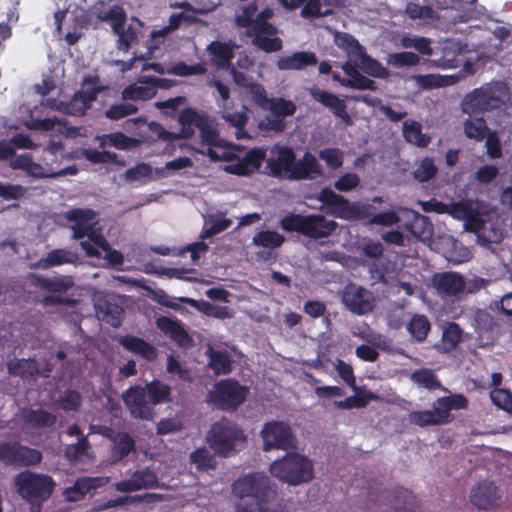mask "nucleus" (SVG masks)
<instances>
[{
  "mask_svg": "<svg viewBox=\"0 0 512 512\" xmlns=\"http://www.w3.org/2000/svg\"><path fill=\"white\" fill-rule=\"evenodd\" d=\"M258 11V6L255 1L242 6L240 12L235 16V24L239 28H245L247 30L253 29L255 25V17Z\"/></svg>",
  "mask_w": 512,
  "mask_h": 512,
  "instance_id": "8fccbe9b",
  "label": "nucleus"
},
{
  "mask_svg": "<svg viewBox=\"0 0 512 512\" xmlns=\"http://www.w3.org/2000/svg\"><path fill=\"white\" fill-rule=\"evenodd\" d=\"M33 284L50 293H65L74 285L70 276H35Z\"/></svg>",
  "mask_w": 512,
  "mask_h": 512,
  "instance_id": "c756f323",
  "label": "nucleus"
},
{
  "mask_svg": "<svg viewBox=\"0 0 512 512\" xmlns=\"http://www.w3.org/2000/svg\"><path fill=\"white\" fill-rule=\"evenodd\" d=\"M122 398L132 418L153 420L155 411L145 388L140 385L131 386L123 393Z\"/></svg>",
  "mask_w": 512,
  "mask_h": 512,
  "instance_id": "9d476101",
  "label": "nucleus"
},
{
  "mask_svg": "<svg viewBox=\"0 0 512 512\" xmlns=\"http://www.w3.org/2000/svg\"><path fill=\"white\" fill-rule=\"evenodd\" d=\"M509 99V90L503 82H491L473 89L461 101L460 107L469 116L484 115L500 110Z\"/></svg>",
  "mask_w": 512,
  "mask_h": 512,
  "instance_id": "f257e3e1",
  "label": "nucleus"
},
{
  "mask_svg": "<svg viewBox=\"0 0 512 512\" xmlns=\"http://www.w3.org/2000/svg\"><path fill=\"white\" fill-rule=\"evenodd\" d=\"M207 355L209 358L208 366L216 375H227L232 371V360L227 352L209 348Z\"/></svg>",
  "mask_w": 512,
  "mask_h": 512,
  "instance_id": "58836bf2",
  "label": "nucleus"
},
{
  "mask_svg": "<svg viewBox=\"0 0 512 512\" xmlns=\"http://www.w3.org/2000/svg\"><path fill=\"white\" fill-rule=\"evenodd\" d=\"M207 117L203 114L198 113L192 108L183 109L178 117L179 123L182 125V130L186 137H189L193 133L192 127L199 128Z\"/></svg>",
  "mask_w": 512,
  "mask_h": 512,
  "instance_id": "c03bdc74",
  "label": "nucleus"
},
{
  "mask_svg": "<svg viewBox=\"0 0 512 512\" xmlns=\"http://www.w3.org/2000/svg\"><path fill=\"white\" fill-rule=\"evenodd\" d=\"M57 404L65 412L77 411L82 404V396L76 390L66 389L59 396Z\"/></svg>",
  "mask_w": 512,
  "mask_h": 512,
  "instance_id": "5fc2aeb1",
  "label": "nucleus"
},
{
  "mask_svg": "<svg viewBox=\"0 0 512 512\" xmlns=\"http://www.w3.org/2000/svg\"><path fill=\"white\" fill-rule=\"evenodd\" d=\"M492 403L498 408L511 413L512 412V393L508 389L496 388L490 392Z\"/></svg>",
  "mask_w": 512,
  "mask_h": 512,
  "instance_id": "bf43d9fd",
  "label": "nucleus"
},
{
  "mask_svg": "<svg viewBox=\"0 0 512 512\" xmlns=\"http://www.w3.org/2000/svg\"><path fill=\"white\" fill-rule=\"evenodd\" d=\"M470 501L478 509L488 510L500 505L501 495L492 482L482 481L472 488Z\"/></svg>",
  "mask_w": 512,
  "mask_h": 512,
  "instance_id": "dca6fc26",
  "label": "nucleus"
},
{
  "mask_svg": "<svg viewBox=\"0 0 512 512\" xmlns=\"http://www.w3.org/2000/svg\"><path fill=\"white\" fill-rule=\"evenodd\" d=\"M263 450H289L295 447L296 441L290 426L283 421H271L264 424L261 430Z\"/></svg>",
  "mask_w": 512,
  "mask_h": 512,
  "instance_id": "1a4fd4ad",
  "label": "nucleus"
},
{
  "mask_svg": "<svg viewBox=\"0 0 512 512\" xmlns=\"http://www.w3.org/2000/svg\"><path fill=\"white\" fill-rule=\"evenodd\" d=\"M271 152L276 157H269L266 160V174L274 178L288 179L292 174L293 163L295 162V153L292 148L287 146H275Z\"/></svg>",
  "mask_w": 512,
  "mask_h": 512,
  "instance_id": "ddd939ff",
  "label": "nucleus"
},
{
  "mask_svg": "<svg viewBox=\"0 0 512 512\" xmlns=\"http://www.w3.org/2000/svg\"><path fill=\"white\" fill-rule=\"evenodd\" d=\"M156 324L157 327L178 346L188 348L192 345V338L183 328L180 321L162 316L157 319Z\"/></svg>",
  "mask_w": 512,
  "mask_h": 512,
  "instance_id": "4be33fe9",
  "label": "nucleus"
},
{
  "mask_svg": "<svg viewBox=\"0 0 512 512\" xmlns=\"http://www.w3.org/2000/svg\"><path fill=\"white\" fill-rule=\"evenodd\" d=\"M270 473L283 483L297 486L314 478L312 461L296 452H288L270 465Z\"/></svg>",
  "mask_w": 512,
  "mask_h": 512,
  "instance_id": "20e7f679",
  "label": "nucleus"
},
{
  "mask_svg": "<svg viewBox=\"0 0 512 512\" xmlns=\"http://www.w3.org/2000/svg\"><path fill=\"white\" fill-rule=\"evenodd\" d=\"M23 420L32 428H51L56 424L57 418L44 409H28L23 414Z\"/></svg>",
  "mask_w": 512,
  "mask_h": 512,
  "instance_id": "7c9ffc66",
  "label": "nucleus"
},
{
  "mask_svg": "<svg viewBox=\"0 0 512 512\" xmlns=\"http://www.w3.org/2000/svg\"><path fill=\"white\" fill-rule=\"evenodd\" d=\"M249 389L235 379H224L214 384L207 394L206 401L222 411H233L242 405Z\"/></svg>",
  "mask_w": 512,
  "mask_h": 512,
  "instance_id": "0eeeda50",
  "label": "nucleus"
},
{
  "mask_svg": "<svg viewBox=\"0 0 512 512\" xmlns=\"http://www.w3.org/2000/svg\"><path fill=\"white\" fill-rule=\"evenodd\" d=\"M436 173L437 167L434 160L430 157H425L413 171V177L419 182H426L431 180Z\"/></svg>",
  "mask_w": 512,
  "mask_h": 512,
  "instance_id": "4d7b16f0",
  "label": "nucleus"
},
{
  "mask_svg": "<svg viewBox=\"0 0 512 512\" xmlns=\"http://www.w3.org/2000/svg\"><path fill=\"white\" fill-rule=\"evenodd\" d=\"M462 340V329L455 322H450L444 328L441 341L437 348L441 352L450 353Z\"/></svg>",
  "mask_w": 512,
  "mask_h": 512,
  "instance_id": "72a5a7b5",
  "label": "nucleus"
},
{
  "mask_svg": "<svg viewBox=\"0 0 512 512\" xmlns=\"http://www.w3.org/2000/svg\"><path fill=\"white\" fill-rule=\"evenodd\" d=\"M88 448V437L86 435H82L75 444H71L66 447L65 456L70 461H77L86 455Z\"/></svg>",
  "mask_w": 512,
  "mask_h": 512,
  "instance_id": "0e129e2a",
  "label": "nucleus"
},
{
  "mask_svg": "<svg viewBox=\"0 0 512 512\" xmlns=\"http://www.w3.org/2000/svg\"><path fill=\"white\" fill-rule=\"evenodd\" d=\"M280 226L287 232H297L312 239L326 238L337 228L334 220H328L322 214H289L280 221Z\"/></svg>",
  "mask_w": 512,
  "mask_h": 512,
  "instance_id": "39448f33",
  "label": "nucleus"
},
{
  "mask_svg": "<svg viewBox=\"0 0 512 512\" xmlns=\"http://www.w3.org/2000/svg\"><path fill=\"white\" fill-rule=\"evenodd\" d=\"M15 485L18 493L31 502L48 499L54 489V482L50 476L30 471L19 473L15 477Z\"/></svg>",
  "mask_w": 512,
  "mask_h": 512,
  "instance_id": "6e6552de",
  "label": "nucleus"
},
{
  "mask_svg": "<svg viewBox=\"0 0 512 512\" xmlns=\"http://www.w3.org/2000/svg\"><path fill=\"white\" fill-rule=\"evenodd\" d=\"M99 139L101 148L109 146L125 150L134 147L137 143L136 139L129 137L122 132L104 134Z\"/></svg>",
  "mask_w": 512,
  "mask_h": 512,
  "instance_id": "49530a36",
  "label": "nucleus"
},
{
  "mask_svg": "<svg viewBox=\"0 0 512 512\" xmlns=\"http://www.w3.org/2000/svg\"><path fill=\"white\" fill-rule=\"evenodd\" d=\"M56 125L59 126L58 131L65 134L67 137H74L78 134L79 128L73 126L68 127L66 120L59 119L56 116L44 119H31L27 127L32 130L51 131Z\"/></svg>",
  "mask_w": 512,
  "mask_h": 512,
  "instance_id": "bb28decb",
  "label": "nucleus"
},
{
  "mask_svg": "<svg viewBox=\"0 0 512 512\" xmlns=\"http://www.w3.org/2000/svg\"><path fill=\"white\" fill-rule=\"evenodd\" d=\"M419 61V56L410 51L392 53L388 58V63L395 67L415 66Z\"/></svg>",
  "mask_w": 512,
  "mask_h": 512,
  "instance_id": "e2e57ef3",
  "label": "nucleus"
},
{
  "mask_svg": "<svg viewBox=\"0 0 512 512\" xmlns=\"http://www.w3.org/2000/svg\"><path fill=\"white\" fill-rule=\"evenodd\" d=\"M285 242V237L274 230H261L257 232L252 238L254 246L263 247L266 249H276L282 246Z\"/></svg>",
  "mask_w": 512,
  "mask_h": 512,
  "instance_id": "a19ab883",
  "label": "nucleus"
},
{
  "mask_svg": "<svg viewBox=\"0 0 512 512\" xmlns=\"http://www.w3.org/2000/svg\"><path fill=\"white\" fill-rule=\"evenodd\" d=\"M114 445L111 456L115 462H119L136 450L134 439L127 432H119L113 438Z\"/></svg>",
  "mask_w": 512,
  "mask_h": 512,
  "instance_id": "f704fd0d",
  "label": "nucleus"
},
{
  "mask_svg": "<svg viewBox=\"0 0 512 512\" xmlns=\"http://www.w3.org/2000/svg\"><path fill=\"white\" fill-rule=\"evenodd\" d=\"M403 136L405 140L418 147H427L430 137L422 132V126L417 121H405L403 123Z\"/></svg>",
  "mask_w": 512,
  "mask_h": 512,
  "instance_id": "ea45409f",
  "label": "nucleus"
},
{
  "mask_svg": "<svg viewBox=\"0 0 512 512\" xmlns=\"http://www.w3.org/2000/svg\"><path fill=\"white\" fill-rule=\"evenodd\" d=\"M469 320L479 337L493 333L498 326L497 320L487 309L477 308L472 310Z\"/></svg>",
  "mask_w": 512,
  "mask_h": 512,
  "instance_id": "a878e982",
  "label": "nucleus"
},
{
  "mask_svg": "<svg viewBox=\"0 0 512 512\" xmlns=\"http://www.w3.org/2000/svg\"><path fill=\"white\" fill-rule=\"evenodd\" d=\"M318 63L317 56L310 51H297L291 55L281 56L276 62V66L281 71L303 70L308 66H314Z\"/></svg>",
  "mask_w": 512,
  "mask_h": 512,
  "instance_id": "5701e85b",
  "label": "nucleus"
},
{
  "mask_svg": "<svg viewBox=\"0 0 512 512\" xmlns=\"http://www.w3.org/2000/svg\"><path fill=\"white\" fill-rule=\"evenodd\" d=\"M322 175L321 165L316 157L310 152H305L303 157L293 163L292 174L288 175L289 180H312Z\"/></svg>",
  "mask_w": 512,
  "mask_h": 512,
  "instance_id": "aec40b11",
  "label": "nucleus"
},
{
  "mask_svg": "<svg viewBox=\"0 0 512 512\" xmlns=\"http://www.w3.org/2000/svg\"><path fill=\"white\" fill-rule=\"evenodd\" d=\"M274 16V11L266 7L256 13L253 29L247 30L246 34L252 38V45L265 53L278 52L283 47V41L277 36L278 28L269 22Z\"/></svg>",
  "mask_w": 512,
  "mask_h": 512,
  "instance_id": "423d86ee",
  "label": "nucleus"
},
{
  "mask_svg": "<svg viewBox=\"0 0 512 512\" xmlns=\"http://www.w3.org/2000/svg\"><path fill=\"white\" fill-rule=\"evenodd\" d=\"M138 107L132 103H117L111 105L106 111L105 116L110 120H119L126 116L137 113Z\"/></svg>",
  "mask_w": 512,
  "mask_h": 512,
  "instance_id": "052dcab7",
  "label": "nucleus"
},
{
  "mask_svg": "<svg viewBox=\"0 0 512 512\" xmlns=\"http://www.w3.org/2000/svg\"><path fill=\"white\" fill-rule=\"evenodd\" d=\"M42 453L19 443L16 467H28L37 465L42 461Z\"/></svg>",
  "mask_w": 512,
  "mask_h": 512,
  "instance_id": "603ef678",
  "label": "nucleus"
},
{
  "mask_svg": "<svg viewBox=\"0 0 512 512\" xmlns=\"http://www.w3.org/2000/svg\"><path fill=\"white\" fill-rule=\"evenodd\" d=\"M102 20L109 21L113 32H119L126 22V13L121 6H112L102 17Z\"/></svg>",
  "mask_w": 512,
  "mask_h": 512,
  "instance_id": "680f3d73",
  "label": "nucleus"
},
{
  "mask_svg": "<svg viewBox=\"0 0 512 512\" xmlns=\"http://www.w3.org/2000/svg\"><path fill=\"white\" fill-rule=\"evenodd\" d=\"M96 312L102 321L110 324L112 327H119L122 323L124 310L116 303L104 300L96 305Z\"/></svg>",
  "mask_w": 512,
  "mask_h": 512,
  "instance_id": "cd10ccee",
  "label": "nucleus"
},
{
  "mask_svg": "<svg viewBox=\"0 0 512 512\" xmlns=\"http://www.w3.org/2000/svg\"><path fill=\"white\" fill-rule=\"evenodd\" d=\"M119 343L124 349L140 356L146 361L152 362L157 359V348L142 338L134 335H125L119 339Z\"/></svg>",
  "mask_w": 512,
  "mask_h": 512,
  "instance_id": "393cba45",
  "label": "nucleus"
},
{
  "mask_svg": "<svg viewBox=\"0 0 512 512\" xmlns=\"http://www.w3.org/2000/svg\"><path fill=\"white\" fill-rule=\"evenodd\" d=\"M267 109L277 117H288L296 112V105L293 101L282 97L271 98Z\"/></svg>",
  "mask_w": 512,
  "mask_h": 512,
  "instance_id": "864d4df0",
  "label": "nucleus"
},
{
  "mask_svg": "<svg viewBox=\"0 0 512 512\" xmlns=\"http://www.w3.org/2000/svg\"><path fill=\"white\" fill-rule=\"evenodd\" d=\"M354 60H358V67L367 75L376 78H386L388 70L376 59L369 56L364 49Z\"/></svg>",
  "mask_w": 512,
  "mask_h": 512,
  "instance_id": "e433bc0d",
  "label": "nucleus"
},
{
  "mask_svg": "<svg viewBox=\"0 0 512 512\" xmlns=\"http://www.w3.org/2000/svg\"><path fill=\"white\" fill-rule=\"evenodd\" d=\"M232 225V220L225 217H212L210 226L201 232V239L212 237L228 229Z\"/></svg>",
  "mask_w": 512,
  "mask_h": 512,
  "instance_id": "69168bd1",
  "label": "nucleus"
},
{
  "mask_svg": "<svg viewBox=\"0 0 512 512\" xmlns=\"http://www.w3.org/2000/svg\"><path fill=\"white\" fill-rule=\"evenodd\" d=\"M355 395L347 397L344 400L335 401V405L339 409L349 410L352 408H364L369 401L374 400L377 396L371 391H364L359 387L358 391H354Z\"/></svg>",
  "mask_w": 512,
  "mask_h": 512,
  "instance_id": "a18cd8bd",
  "label": "nucleus"
},
{
  "mask_svg": "<svg viewBox=\"0 0 512 512\" xmlns=\"http://www.w3.org/2000/svg\"><path fill=\"white\" fill-rule=\"evenodd\" d=\"M8 373L12 376L30 378L38 374V366L35 359H13L7 363Z\"/></svg>",
  "mask_w": 512,
  "mask_h": 512,
  "instance_id": "c9c22d12",
  "label": "nucleus"
},
{
  "mask_svg": "<svg viewBox=\"0 0 512 512\" xmlns=\"http://www.w3.org/2000/svg\"><path fill=\"white\" fill-rule=\"evenodd\" d=\"M317 199L326 206L328 213L336 218L350 219L356 213L348 199L335 193L329 187L322 188Z\"/></svg>",
  "mask_w": 512,
  "mask_h": 512,
  "instance_id": "4468645a",
  "label": "nucleus"
},
{
  "mask_svg": "<svg viewBox=\"0 0 512 512\" xmlns=\"http://www.w3.org/2000/svg\"><path fill=\"white\" fill-rule=\"evenodd\" d=\"M411 380L418 386L428 390H437L442 388L437 375L433 370L428 368L415 370L411 375Z\"/></svg>",
  "mask_w": 512,
  "mask_h": 512,
  "instance_id": "de8ad7c7",
  "label": "nucleus"
},
{
  "mask_svg": "<svg viewBox=\"0 0 512 512\" xmlns=\"http://www.w3.org/2000/svg\"><path fill=\"white\" fill-rule=\"evenodd\" d=\"M311 97L322 104L324 107L330 109L332 113L339 119H341L346 125L352 123L351 117L347 112V105L343 99H340L337 95L322 90L316 86L310 88Z\"/></svg>",
  "mask_w": 512,
  "mask_h": 512,
  "instance_id": "a211bd4d",
  "label": "nucleus"
},
{
  "mask_svg": "<svg viewBox=\"0 0 512 512\" xmlns=\"http://www.w3.org/2000/svg\"><path fill=\"white\" fill-rule=\"evenodd\" d=\"M266 158V149L252 148L235 163L226 166L228 173L238 176H248L258 171Z\"/></svg>",
  "mask_w": 512,
  "mask_h": 512,
  "instance_id": "f3484780",
  "label": "nucleus"
},
{
  "mask_svg": "<svg viewBox=\"0 0 512 512\" xmlns=\"http://www.w3.org/2000/svg\"><path fill=\"white\" fill-rule=\"evenodd\" d=\"M319 158L323 160L327 167L336 170L343 165L344 155L338 148H325L319 151Z\"/></svg>",
  "mask_w": 512,
  "mask_h": 512,
  "instance_id": "13d9d810",
  "label": "nucleus"
},
{
  "mask_svg": "<svg viewBox=\"0 0 512 512\" xmlns=\"http://www.w3.org/2000/svg\"><path fill=\"white\" fill-rule=\"evenodd\" d=\"M407 331L416 342H424L427 339L431 329V323L427 316L423 314H414L407 324Z\"/></svg>",
  "mask_w": 512,
  "mask_h": 512,
  "instance_id": "4c0bfd02",
  "label": "nucleus"
},
{
  "mask_svg": "<svg viewBox=\"0 0 512 512\" xmlns=\"http://www.w3.org/2000/svg\"><path fill=\"white\" fill-rule=\"evenodd\" d=\"M83 156L91 163H118L117 155L110 151H98L96 149H85Z\"/></svg>",
  "mask_w": 512,
  "mask_h": 512,
  "instance_id": "338daca9",
  "label": "nucleus"
},
{
  "mask_svg": "<svg viewBox=\"0 0 512 512\" xmlns=\"http://www.w3.org/2000/svg\"><path fill=\"white\" fill-rule=\"evenodd\" d=\"M433 281L437 293L441 297L457 296L462 293L465 288L464 277L453 271L435 274Z\"/></svg>",
  "mask_w": 512,
  "mask_h": 512,
  "instance_id": "6ab92c4d",
  "label": "nucleus"
},
{
  "mask_svg": "<svg viewBox=\"0 0 512 512\" xmlns=\"http://www.w3.org/2000/svg\"><path fill=\"white\" fill-rule=\"evenodd\" d=\"M191 463L196 465L198 471H208L216 468L214 455L206 448H197L190 454Z\"/></svg>",
  "mask_w": 512,
  "mask_h": 512,
  "instance_id": "09e8293b",
  "label": "nucleus"
},
{
  "mask_svg": "<svg viewBox=\"0 0 512 512\" xmlns=\"http://www.w3.org/2000/svg\"><path fill=\"white\" fill-rule=\"evenodd\" d=\"M144 388L153 407L171 401V387L160 380H152Z\"/></svg>",
  "mask_w": 512,
  "mask_h": 512,
  "instance_id": "473e14b6",
  "label": "nucleus"
},
{
  "mask_svg": "<svg viewBox=\"0 0 512 512\" xmlns=\"http://www.w3.org/2000/svg\"><path fill=\"white\" fill-rule=\"evenodd\" d=\"M107 483L105 477H79L71 487L65 489V496L69 501H80L92 490L104 486Z\"/></svg>",
  "mask_w": 512,
  "mask_h": 512,
  "instance_id": "b1692460",
  "label": "nucleus"
},
{
  "mask_svg": "<svg viewBox=\"0 0 512 512\" xmlns=\"http://www.w3.org/2000/svg\"><path fill=\"white\" fill-rule=\"evenodd\" d=\"M27 188L20 184L1 183L0 197L4 200H19L25 196Z\"/></svg>",
  "mask_w": 512,
  "mask_h": 512,
  "instance_id": "774afa93",
  "label": "nucleus"
},
{
  "mask_svg": "<svg viewBox=\"0 0 512 512\" xmlns=\"http://www.w3.org/2000/svg\"><path fill=\"white\" fill-rule=\"evenodd\" d=\"M232 491L238 498H250L253 501L252 504H239L237 511L240 506H246L249 509L257 507L258 511H263V505L267 504L276 494L270 478L260 472L245 474L236 479L232 484Z\"/></svg>",
  "mask_w": 512,
  "mask_h": 512,
  "instance_id": "f03ea898",
  "label": "nucleus"
},
{
  "mask_svg": "<svg viewBox=\"0 0 512 512\" xmlns=\"http://www.w3.org/2000/svg\"><path fill=\"white\" fill-rule=\"evenodd\" d=\"M405 13L410 19L437 20V12L428 5H419L414 2H408L405 7Z\"/></svg>",
  "mask_w": 512,
  "mask_h": 512,
  "instance_id": "3c124183",
  "label": "nucleus"
},
{
  "mask_svg": "<svg viewBox=\"0 0 512 512\" xmlns=\"http://www.w3.org/2000/svg\"><path fill=\"white\" fill-rule=\"evenodd\" d=\"M77 261V253L66 249H54L46 257L40 259L38 266L42 269H49L63 264H75Z\"/></svg>",
  "mask_w": 512,
  "mask_h": 512,
  "instance_id": "c85d7f7f",
  "label": "nucleus"
},
{
  "mask_svg": "<svg viewBox=\"0 0 512 512\" xmlns=\"http://www.w3.org/2000/svg\"><path fill=\"white\" fill-rule=\"evenodd\" d=\"M463 131L468 139L481 142L491 129H489L486 120L482 116H469V118L463 122Z\"/></svg>",
  "mask_w": 512,
  "mask_h": 512,
  "instance_id": "2f4dec72",
  "label": "nucleus"
},
{
  "mask_svg": "<svg viewBox=\"0 0 512 512\" xmlns=\"http://www.w3.org/2000/svg\"><path fill=\"white\" fill-rule=\"evenodd\" d=\"M236 48L233 42H221L218 40L212 41L208 44L206 50L210 55L212 65L216 69H227L231 65L234 58V49Z\"/></svg>",
  "mask_w": 512,
  "mask_h": 512,
  "instance_id": "412c9836",
  "label": "nucleus"
},
{
  "mask_svg": "<svg viewBox=\"0 0 512 512\" xmlns=\"http://www.w3.org/2000/svg\"><path fill=\"white\" fill-rule=\"evenodd\" d=\"M159 484L156 473L150 468L134 471L128 479L116 483V490L127 493L142 489H154Z\"/></svg>",
  "mask_w": 512,
  "mask_h": 512,
  "instance_id": "2eb2a0df",
  "label": "nucleus"
},
{
  "mask_svg": "<svg viewBox=\"0 0 512 512\" xmlns=\"http://www.w3.org/2000/svg\"><path fill=\"white\" fill-rule=\"evenodd\" d=\"M207 441L217 455L228 457L243 447L247 437L237 423L222 417L211 426Z\"/></svg>",
  "mask_w": 512,
  "mask_h": 512,
  "instance_id": "7ed1b4c3",
  "label": "nucleus"
},
{
  "mask_svg": "<svg viewBox=\"0 0 512 512\" xmlns=\"http://www.w3.org/2000/svg\"><path fill=\"white\" fill-rule=\"evenodd\" d=\"M372 500L388 505L394 512H418L417 498L410 490L403 487H397L393 490H382Z\"/></svg>",
  "mask_w": 512,
  "mask_h": 512,
  "instance_id": "f8f14e48",
  "label": "nucleus"
},
{
  "mask_svg": "<svg viewBox=\"0 0 512 512\" xmlns=\"http://www.w3.org/2000/svg\"><path fill=\"white\" fill-rule=\"evenodd\" d=\"M334 42L350 59H355L365 49L353 35L346 32H337Z\"/></svg>",
  "mask_w": 512,
  "mask_h": 512,
  "instance_id": "37998d69",
  "label": "nucleus"
},
{
  "mask_svg": "<svg viewBox=\"0 0 512 512\" xmlns=\"http://www.w3.org/2000/svg\"><path fill=\"white\" fill-rule=\"evenodd\" d=\"M166 72L170 75L187 77L192 75H203L206 73V68L202 63L188 65L185 62H177L166 69Z\"/></svg>",
  "mask_w": 512,
  "mask_h": 512,
  "instance_id": "6e6d98bb",
  "label": "nucleus"
},
{
  "mask_svg": "<svg viewBox=\"0 0 512 512\" xmlns=\"http://www.w3.org/2000/svg\"><path fill=\"white\" fill-rule=\"evenodd\" d=\"M157 91L151 85L131 84L125 87L121 92V98L124 101H147L155 97Z\"/></svg>",
  "mask_w": 512,
  "mask_h": 512,
  "instance_id": "79ce46f5",
  "label": "nucleus"
},
{
  "mask_svg": "<svg viewBox=\"0 0 512 512\" xmlns=\"http://www.w3.org/2000/svg\"><path fill=\"white\" fill-rule=\"evenodd\" d=\"M342 301L351 312L357 315L367 314L375 306V297L372 292L353 283L345 287Z\"/></svg>",
  "mask_w": 512,
  "mask_h": 512,
  "instance_id": "9b49d317",
  "label": "nucleus"
}]
</instances>
